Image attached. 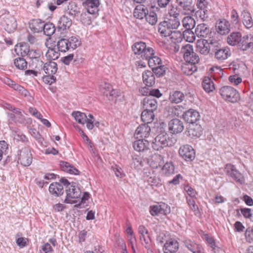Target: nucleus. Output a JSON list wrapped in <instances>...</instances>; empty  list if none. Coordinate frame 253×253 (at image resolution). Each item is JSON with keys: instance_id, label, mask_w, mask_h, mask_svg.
<instances>
[{"instance_id": "obj_1", "label": "nucleus", "mask_w": 253, "mask_h": 253, "mask_svg": "<svg viewBox=\"0 0 253 253\" xmlns=\"http://www.w3.org/2000/svg\"><path fill=\"white\" fill-rule=\"evenodd\" d=\"M177 139L172 135H169L165 131L161 132L152 142V147L155 151H161L166 147L173 146Z\"/></svg>"}, {"instance_id": "obj_2", "label": "nucleus", "mask_w": 253, "mask_h": 253, "mask_svg": "<svg viewBox=\"0 0 253 253\" xmlns=\"http://www.w3.org/2000/svg\"><path fill=\"white\" fill-rule=\"evenodd\" d=\"M60 182L62 183L66 187V198L64 200V203L67 204H74L75 201L73 199H77L80 197L81 191L77 186L76 183H70L68 180L64 178L60 180Z\"/></svg>"}, {"instance_id": "obj_3", "label": "nucleus", "mask_w": 253, "mask_h": 253, "mask_svg": "<svg viewBox=\"0 0 253 253\" xmlns=\"http://www.w3.org/2000/svg\"><path fill=\"white\" fill-rule=\"evenodd\" d=\"M131 48L135 55L143 59H147L154 54V49L150 46H147L146 43L141 41L134 43Z\"/></svg>"}, {"instance_id": "obj_4", "label": "nucleus", "mask_w": 253, "mask_h": 253, "mask_svg": "<svg viewBox=\"0 0 253 253\" xmlns=\"http://www.w3.org/2000/svg\"><path fill=\"white\" fill-rule=\"evenodd\" d=\"M211 55L219 62H222L230 56V49L227 47H222L218 41L215 39L213 46H211Z\"/></svg>"}, {"instance_id": "obj_5", "label": "nucleus", "mask_w": 253, "mask_h": 253, "mask_svg": "<svg viewBox=\"0 0 253 253\" xmlns=\"http://www.w3.org/2000/svg\"><path fill=\"white\" fill-rule=\"evenodd\" d=\"M222 98L226 101L236 103L240 99L239 93L232 86H223L219 90Z\"/></svg>"}, {"instance_id": "obj_6", "label": "nucleus", "mask_w": 253, "mask_h": 253, "mask_svg": "<svg viewBox=\"0 0 253 253\" xmlns=\"http://www.w3.org/2000/svg\"><path fill=\"white\" fill-rule=\"evenodd\" d=\"M21 54L22 56L27 55L32 61V63L36 64V68L38 66L42 67L43 65V62L41 59V52L40 50H30L26 45L20 46Z\"/></svg>"}, {"instance_id": "obj_7", "label": "nucleus", "mask_w": 253, "mask_h": 253, "mask_svg": "<svg viewBox=\"0 0 253 253\" xmlns=\"http://www.w3.org/2000/svg\"><path fill=\"white\" fill-rule=\"evenodd\" d=\"M215 39L210 37L207 39H199L196 42L197 51L204 55L211 54V46H213Z\"/></svg>"}, {"instance_id": "obj_8", "label": "nucleus", "mask_w": 253, "mask_h": 253, "mask_svg": "<svg viewBox=\"0 0 253 253\" xmlns=\"http://www.w3.org/2000/svg\"><path fill=\"white\" fill-rule=\"evenodd\" d=\"M18 162L24 167L29 166L33 160L30 149L24 147L17 152Z\"/></svg>"}, {"instance_id": "obj_9", "label": "nucleus", "mask_w": 253, "mask_h": 253, "mask_svg": "<svg viewBox=\"0 0 253 253\" xmlns=\"http://www.w3.org/2000/svg\"><path fill=\"white\" fill-rule=\"evenodd\" d=\"M225 172L237 182L242 184L244 182L242 174L237 170L235 167L231 164H227L225 167Z\"/></svg>"}, {"instance_id": "obj_10", "label": "nucleus", "mask_w": 253, "mask_h": 253, "mask_svg": "<svg viewBox=\"0 0 253 253\" xmlns=\"http://www.w3.org/2000/svg\"><path fill=\"white\" fill-rule=\"evenodd\" d=\"M168 126L169 130L171 135L182 132L184 128L183 123L178 119L170 120Z\"/></svg>"}, {"instance_id": "obj_11", "label": "nucleus", "mask_w": 253, "mask_h": 253, "mask_svg": "<svg viewBox=\"0 0 253 253\" xmlns=\"http://www.w3.org/2000/svg\"><path fill=\"white\" fill-rule=\"evenodd\" d=\"M238 47L243 51L247 50L250 47H253V35L250 34L242 37Z\"/></svg>"}, {"instance_id": "obj_12", "label": "nucleus", "mask_w": 253, "mask_h": 253, "mask_svg": "<svg viewBox=\"0 0 253 253\" xmlns=\"http://www.w3.org/2000/svg\"><path fill=\"white\" fill-rule=\"evenodd\" d=\"M230 23L226 19H223L216 23L215 28L217 32L222 35L227 34L229 33Z\"/></svg>"}, {"instance_id": "obj_13", "label": "nucleus", "mask_w": 253, "mask_h": 253, "mask_svg": "<svg viewBox=\"0 0 253 253\" xmlns=\"http://www.w3.org/2000/svg\"><path fill=\"white\" fill-rule=\"evenodd\" d=\"M150 212L152 216L157 215L159 214H167L169 212V209L167 205L163 204L160 205H155L150 207Z\"/></svg>"}, {"instance_id": "obj_14", "label": "nucleus", "mask_w": 253, "mask_h": 253, "mask_svg": "<svg viewBox=\"0 0 253 253\" xmlns=\"http://www.w3.org/2000/svg\"><path fill=\"white\" fill-rule=\"evenodd\" d=\"M143 108L147 110L155 111L158 107V103L153 96H146L143 101Z\"/></svg>"}, {"instance_id": "obj_15", "label": "nucleus", "mask_w": 253, "mask_h": 253, "mask_svg": "<svg viewBox=\"0 0 253 253\" xmlns=\"http://www.w3.org/2000/svg\"><path fill=\"white\" fill-rule=\"evenodd\" d=\"M150 143L145 139H138L133 143L134 149L137 152H145L149 149Z\"/></svg>"}, {"instance_id": "obj_16", "label": "nucleus", "mask_w": 253, "mask_h": 253, "mask_svg": "<svg viewBox=\"0 0 253 253\" xmlns=\"http://www.w3.org/2000/svg\"><path fill=\"white\" fill-rule=\"evenodd\" d=\"M195 30V34L198 37H205L209 38L211 37L212 33L210 32L209 28L205 24H199Z\"/></svg>"}, {"instance_id": "obj_17", "label": "nucleus", "mask_w": 253, "mask_h": 253, "mask_svg": "<svg viewBox=\"0 0 253 253\" xmlns=\"http://www.w3.org/2000/svg\"><path fill=\"white\" fill-rule=\"evenodd\" d=\"M151 132L150 127L147 124H144L139 126L135 130V134L137 138H147Z\"/></svg>"}, {"instance_id": "obj_18", "label": "nucleus", "mask_w": 253, "mask_h": 253, "mask_svg": "<svg viewBox=\"0 0 253 253\" xmlns=\"http://www.w3.org/2000/svg\"><path fill=\"white\" fill-rule=\"evenodd\" d=\"M62 183H52L49 187V191L53 195L59 197L64 193L63 186Z\"/></svg>"}, {"instance_id": "obj_19", "label": "nucleus", "mask_w": 253, "mask_h": 253, "mask_svg": "<svg viewBox=\"0 0 253 253\" xmlns=\"http://www.w3.org/2000/svg\"><path fill=\"white\" fill-rule=\"evenodd\" d=\"M178 243L175 240H169L165 244L163 250L164 253H175L178 249Z\"/></svg>"}, {"instance_id": "obj_20", "label": "nucleus", "mask_w": 253, "mask_h": 253, "mask_svg": "<svg viewBox=\"0 0 253 253\" xmlns=\"http://www.w3.org/2000/svg\"><path fill=\"white\" fill-rule=\"evenodd\" d=\"M85 4L87 6V11L90 14H95L99 11V0H86Z\"/></svg>"}, {"instance_id": "obj_21", "label": "nucleus", "mask_w": 253, "mask_h": 253, "mask_svg": "<svg viewBox=\"0 0 253 253\" xmlns=\"http://www.w3.org/2000/svg\"><path fill=\"white\" fill-rule=\"evenodd\" d=\"M149 163L153 169H157L164 164V157L160 154H155L151 157Z\"/></svg>"}, {"instance_id": "obj_22", "label": "nucleus", "mask_w": 253, "mask_h": 253, "mask_svg": "<svg viewBox=\"0 0 253 253\" xmlns=\"http://www.w3.org/2000/svg\"><path fill=\"white\" fill-rule=\"evenodd\" d=\"M44 22L41 19H36L31 20L29 22V28L34 33L42 31Z\"/></svg>"}, {"instance_id": "obj_23", "label": "nucleus", "mask_w": 253, "mask_h": 253, "mask_svg": "<svg viewBox=\"0 0 253 253\" xmlns=\"http://www.w3.org/2000/svg\"><path fill=\"white\" fill-rule=\"evenodd\" d=\"M142 78L144 83L148 87L152 86L155 83V75L151 71L144 72Z\"/></svg>"}, {"instance_id": "obj_24", "label": "nucleus", "mask_w": 253, "mask_h": 253, "mask_svg": "<svg viewBox=\"0 0 253 253\" xmlns=\"http://www.w3.org/2000/svg\"><path fill=\"white\" fill-rule=\"evenodd\" d=\"M241 16L242 22L246 28L250 29L253 27V20L251 13L248 10H243Z\"/></svg>"}, {"instance_id": "obj_25", "label": "nucleus", "mask_w": 253, "mask_h": 253, "mask_svg": "<svg viewBox=\"0 0 253 253\" xmlns=\"http://www.w3.org/2000/svg\"><path fill=\"white\" fill-rule=\"evenodd\" d=\"M42 67L44 73L50 75L55 74L58 69L56 63L53 61L46 62Z\"/></svg>"}, {"instance_id": "obj_26", "label": "nucleus", "mask_w": 253, "mask_h": 253, "mask_svg": "<svg viewBox=\"0 0 253 253\" xmlns=\"http://www.w3.org/2000/svg\"><path fill=\"white\" fill-rule=\"evenodd\" d=\"M72 20L66 15L61 16L58 21V29L59 30H65L72 25Z\"/></svg>"}, {"instance_id": "obj_27", "label": "nucleus", "mask_w": 253, "mask_h": 253, "mask_svg": "<svg viewBox=\"0 0 253 253\" xmlns=\"http://www.w3.org/2000/svg\"><path fill=\"white\" fill-rule=\"evenodd\" d=\"M60 165L61 169L63 171L67 172L70 174L78 175L80 173L78 169L67 162L62 161L60 162Z\"/></svg>"}, {"instance_id": "obj_28", "label": "nucleus", "mask_w": 253, "mask_h": 253, "mask_svg": "<svg viewBox=\"0 0 253 253\" xmlns=\"http://www.w3.org/2000/svg\"><path fill=\"white\" fill-rule=\"evenodd\" d=\"M7 115L12 121L14 122H18L21 124L24 122L25 119L24 116L18 108L14 109L12 113H7Z\"/></svg>"}, {"instance_id": "obj_29", "label": "nucleus", "mask_w": 253, "mask_h": 253, "mask_svg": "<svg viewBox=\"0 0 253 253\" xmlns=\"http://www.w3.org/2000/svg\"><path fill=\"white\" fill-rule=\"evenodd\" d=\"M184 94L180 91H173L170 93L169 100L171 103H179L181 102L184 99Z\"/></svg>"}, {"instance_id": "obj_30", "label": "nucleus", "mask_w": 253, "mask_h": 253, "mask_svg": "<svg viewBox=\"0 0 253 253\" xmlns=\"http://www.w3.org/2000/svg\"><path fill=\"white\" fill-rule=\"evenodd\" d=\"M242 38L240 32H233L227 37V42L229 45H239V42Z\"/></svg>"}, {"instance_id": "obj_31", "label": "nucleus", "mask_w": 253, "mask_h": 253, "mask_svg": "<svg viewBox=\"0 0 253 253\" xmlns=\"http://www.w3.org/2000/svg\"><path fill=\"white\" fill-rule=\"evenodd\" d=\"M148 10L147 8L143 5L137 6L134 9L133 15L137 19H142L146 17Z\"/></svg>"}, {"instance_id": "obj_32", "label": "nucleus", "mask_w": 253, "mask_h": 253, "mask_svg": "<svg viewBox=\"0 0 253 253\" xmlns=\"http://www.w3.org/2000/svg\"><path fill=\"white\" fill-rule=\"evenodd\" d=\"M172 31L165 21L161 22L159 25L158 31L162 36L165 37L169 36L171 34Z\"/></svg>"}, {"instance_id": "obj_33", "label": "nucleus", "mask_w": 253, "mask_h": 253, "mask_svg": "<svg viewBox=\"0 0 253 253\" xmlns=\"http://www.w3.org/2000/svg\"><path fill=\"white\" fill-rule=\"evenodd\" d=\"M66 12L70 16L75 17L80 14V9L76 3L72 1L67 5Z\"/></svg>"}, {"instance_id": "obj_34", "label": "nucleus", "mask_w": 253, "mask_h": 253, "mask_svg": "<svg viewBox=\"0 0 253 253\" xmlns=\"http://www.w3.org/2000/svg\"><path fill=\"white\" fill-rule=\"evenodd\" d=\"M4 27L6 31L8 33L13 32L16 28V22L15 19L12 17L6 18L4 20Z\"/></svg>"}, {"instance_id": "obj_35", "label": "nucleus", "mask_w": 253, "mask_h": 253, "mask_svg": "<svg viewBox=\"0 0 253 253\" xmlns=\"http://www.w3.org/2000/svg\"><path fill=\"white\" fill-rule=\"evenodd\" d=\"M154 117V111L144 109L141 113V118L143 122L147 124L151 123L153 121Z\"/></svg>"}, {"instance_id": "obj_36", "label": "nucleus", "mask_w": 253, "mask_h": 253, "mask_svg": "<svg viewBox=\"0 0 253 253\" xmlns=\"http://www.w3.org/2000/svg\"><path fill=\"white\" fill-rule=\"evenodd\" d=\"M57 48L59 51L65 52L70 49L69 41L67 39L62 38L60 39L56 44Z\"/></svg>"}, {"instance_id": "obj_37", "label": "nucleus", "mask_w": 253, "mask_h": 253, "mask_svg": "<svg viewBox=\"0 0 253 253\" xmlns=\"http://www.w3.org/2000/svg\"><path fill=\"white\" fill-rule=\"evenodd\" d=\"M203 129L199 123L191 125V134L193 137H199L203 133Z\"/></svg>"}, {"instance_id": "obj_38", "label": "nucleus", "mask_w": 253, "mask_h": 253, "mask_svg": "<svg viewBox=\"0 0 253 253\" xmlns=\"http://www.w3.org/2000/svg\"><path fill=\"white\" fill-rule=\"evenodd\" d=\"M175 167L171 162L166 163L162 168L163 174L165 176H169L174 172Z\"/></svg>"}, {"instance_id": "obj_39", "label": "nucleus", "mask_w": 253, "mask_h": 253, "mask_svg": "<svg viewBox=\"0 0 253 253\" xmlns=\"http://www.w3.org/2000/svg\"><path fill=\"white\" fill-rule=\"evenodd\" d=\"M180 156L186 161L190 160V146L184 145L181 146L179 149Z\"/></svg>"}, {"instance_id": "obj_40", "label": "nucleus", "mask_w": 253, "mask_h": 253, "mask_svg": "<svg viewBox=\"0 0 253 253\" xmlns=\"http://www.w3.org/2000/svg\"><path fill=\"white\" fill-rule=\"evenodd\" d=\"M204 90L209 93L214 89V86L213 82L211 78L205 77L202 83Z\"/></svg>"}, {"instance_id": "obj_41", "label": "nucleus", "mask_w": 253, "mask_h": 253, "mask_svg": "<svg viewBox=\"0 0 253 253\" xmlns=\"http://www.w3.org/2000/svg\"><path fill=\"white\" fill-rule=\"evenodd\" d=\"M146 60H148V64L152 69L162 65L161 59L159 57L155 56L154 54Z\"/></svg>"}, {"instance_id": "obj_42", "label": "nucleus", "mask_w": 253, "mask_h": 253, "mask_svg": "<svg viewBox=\"0 0 253 253\" xmlns=\"http://www.w3.org/2000/svg\"><path fill=\"white\" fill-rule=\"evenodd\" d=\"M42 31L44 35L50 37L54 33L55 28L54 24L51 23H44Z\"/></svg>"}, {"instance_id": "obj_43", "label": "nucleus", "mask_w": 253, "mask_h": 253, "mask_svg": "<svg viewBox=\"0 0 253 253\" xmlns=\"http://www.w3.org/2000/svg\"><path fill=\"white\" fill-rule=\"evenodd\" d=\"M72 116L79 124L84 125L86 120V115L84 113L79 111H74L72 113Z\"/></svg>"}, {"instance_id": "obj_44", "label": "nucleus", "mask_w": 253, "mask_h": 253, "mask_svg": "<svg viewBox=\"0 0 253 253\" xmlns=\"http://www.w3.org/2000/svg\"><path fill=\"white\" fill-rule=\"evenodd\" d=\"M67 39L69 41V45L70 49L71 48L74 50L80 46L81 44V41L78 37L72 36Z\"/></svg>"}, {"instance_id": "obj_45", "label": "nucleus", "mask_w": 253, "mask_h": 253, "mask_svg": "<svg viewBox=\"0 0 253 253\" xmlns=\"http://www.w3.org/2000/svg\"><path fill=\"white\" fill-rule=\"evenodd\" d=\"M14 64L15 67L20 70H25L27 67V62L22 57H18L14 59Z\"/></svg>"}, {"instance_id": "obj_46", "label": "nucleus", "mask_w": 253, "mask_h": 253, "mask_svg": "<svg viewBox=\"0 0 253 253\" xmlns=\"http://www.w3.org/2000/svg\"><path fill=\"white\" fill-rule=\"evenodd\" d=\"M172 30L176 29L180 25V21L178 18L169 17L165 21Z\"/></svg>"}, {"instance_id": "obj_47", "label": "nucleus", "mask_w": 253, "mask_h": 253, "mask_svg": "<svg viewBox=\"0 0 253 253\" xmlns=\"http://www.w3.org/2000/svg\"><path fill=\"white\" fill-rule=\"evenodd\" d=\"M180 53L182 54L184 61L190 62V44L183 45L181 47Z\"/></svg>"}, {"instance_id": "obj_48", "label": "nucleus", "mask_w": 253, "mask_h": 253, "mask_svg": "<svg viewBox=\"0 0 253 253\" xmlns=\"http://www.w3.org/2000/svg\"><path fill=\"white\" fill-rule=\"evenodd\" d=\"M89 13L87 11L83 12L81 14L80 21L84 25H89L91 23V17L89 16Z\"/></svg>"}, {"instance_id": "obj_49", "label": "nucleus", "mask_w": 253, "mask_h": 253, "mask_svg": "<svg viewBox=\"0 0 253 253\" xmlns=\"http://www.w3.org/2000/svg\"><path fill=\"white\" fill-rule=\"evenodd\" d=\"M179 5L183 9L184 14L188 15L190 11L189 0H177Z\"/></svg>"}, {"instance_id": "obj_50", "label": "nucleus", "mask_w": 253, "mask_h": 253, "mask_svg": "<svg viewBox=\"0 0 253 253\" xmlns=\"http://www.w3.org/2000/svg\"><path fill=\"white\" fill-rule=\"evenodd\" d=\"M45 56L49 60H54L58 58L60 53L56 51L54 48H49L46 53Z\"/></svg>"}, {"instance_id": "obj_51", "label": "nucleus", "mask_w": 253, "mask_h": 253, "mask_svg": "<svg viewBox=\"0 0 253 253\" xmlns=\"http://www.w3.org/2000/svg\"><path fill=\"white\" fill-rule=\"evenodd\" d=\"M8 146L5 141H0V161L2 159L3 156L8 153Z\"/></svg>"}, {"instance_id": "obj_52", "label": "nucleus", "mask_w": 253, "mask_h": 253, "mask_svg": "<svg viewBox=\"0 0 253 253\" xmlns=\"http://www.w3.org/2000/svg\"><path fill=\"white\" fill-rule=\"evenodd\" d=\"M169 37H170L174 42H180L182 41V34L179 31L172 30Z\"/></svg>"}, {"instance_id": "obj_53", "label": "nucleus", "mask_w": 253, "mask_h": 253, "mask_svg": "<svg viewBox=\"0 0 253 253\" xmlns=\"http://www.w3.org/2000/svg\"><path fill=\"white\" fill-rule=\"evenodd\" d=\"M145 18L146 21L152 25L156 24L157 22V15L154 12L148 13Z\"/></svg>"}, {"instance_id": "obj_54", "label": "nucleus", "mask_w": 253, "mask_h": 253, "mask_svg": "<svg viewBox=\"0 0 253 253\" xmlns=\"http://www.w3.org/2000/svg\"><path fill=\"white\" fill-rule=\"evenodd\" d=\"M152 69V72H153V74H155L158 77H160L164 76L166 72L164 66H162V65Z\"/></svg>"}, {"instance_id": "obj_55", "label": "nucleus", "mask_w": 253, "mask_h": 253, "mask_svg": "<svg viewBox=\"0 0 253 253\" xmlns=\"http://www.w3.org/2000/svg\"><path fill=\"white\" fill-rule=\"evenodd\" d=\"M200 118V115L198 111L191 108V125L193 123H197Z\"/></svg>"}, {"instance_id": "obj_56", "label": "nucleus", "mask_w": 253, "mask_h": 253, "mask_svg": "<svg viewBox=\"0 0 253 253\" xmlns=\"http://www.w3.org/2000/svg\"><path fill=\"white\" fill-rule=\"evenodd\" d=\"M112 88V85L107 83H104L100 85V89L101 91L107 96L108 95V93Z\"/></svg>"}, {"instance_id": "obj_57", "label": "nucleus", "mask_w": 253, "mask_h": 253, "mask_svg": "<svg viewBox=\"0 0 253 253\" xmlns=\"http://www.w3.org/2000/svg\"><path fill=\"white\" fill-rule=\"evenodd\" d=\"M181 70L182 74L185 75L186 76L190 75V62H187L184 61V62L182 63L181 66Z\"/></svg>"}, {"instance_id": "obj_58", "label": "nucleus", "mask_w": 253, "mask_h": 253, "mask_svg": "<svg viewBox=\"0 0 253 253\" xmlns=\"http://www.w3.org/2000/svg\"><path fill=\"white\" fill-rule=\"evenodd\" d=\"M42 80L45 84H51L55 82L56 78L53 75H47L42 78Z\"/></svg>"}, {"instance_id": "obj_59", "label": "nucleus", "mask_w": 253, "mask_h": 253, "mask_svg": "<svg viewBox=\"0 0 253 253\" xmlns=\"http://www.w3.org/2000/svg\"><path fill=\"white\" fill-rule=\"evenodd\" d=\"M148 181L152 186L159 187L162 185L160 179L155 176L151 177Z\"/></svg>"}, {"instance_id": "obj_60", "label": "nucleus", "mask_w": 253, "mask_h": 253, "mask_svg": "<svg viewBox=\"0 0 253 253\" xmlns=\"http://www.w3.org/2000/svg\"><path fill=\"white\" fill-rule=\"evenodd\" d=\"M169 17L178 18V16L179 15V10H178L177 7L172 6L169 10Z\"/></svg>"}, {"instance_id": "obj_61", "label": "nucleus", "mask_w": 253, "mask_h": 253, "mask_svg": "<svg viewBox=\"0 0 253 253\" xmlns=\"http://www.w3.org/2000/svg\"><path fill=\"white\" fill-rule=\"evenodd\" d=\"M231 22L235 24H237L239 23V15L238 12L235 9H233L231 11Z\"/></svg>"}, {"instance_id": "obj_62", "label": "nucleus", "mask_w": 253, "mask_h": 253, "mask_svg": "<svg viewBox=\"0 0 253 253\" xmlns=\"http://www.w3.org/2000/svg\"><path fill=\"white\" fill-rule=\"evenodd\" d=\"M29 112L39 119H42V114L35 108L30 107L29 108Z\"/></svg>"}, {"instance_id": "obj_63", "label": "nucleus", "mask_w": 253, "mask_h": 253, "mask_svg": "<svg viewBox=\"0 0 253 253\" xmlns=\"http://www.w3.org/2000/svg\"><path fill=\"white\" fill-rule=\"evenodd\" d=\"M229 81L232 83H234L235 85H238L242 82V79L239 77L237 75L230 76L229 77Z\"/></svg>"}, {"instance_id": "obj_64", "label": "nucleus", "mask_w": 253, "mask_h": 253, "mask_svg": "<svg viewBox=\"0 0 253 253\" xmlns=\"http://www.w3.org/2000/svg\"><path fill=\"white\" fill-rule=\"evenodd\" d=\"M241 212L244 217L246 218H250L251 217L252 214L251 212V210L249 208H241L240 209Z\"/></svg>"}]
</instances>
